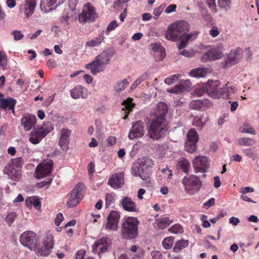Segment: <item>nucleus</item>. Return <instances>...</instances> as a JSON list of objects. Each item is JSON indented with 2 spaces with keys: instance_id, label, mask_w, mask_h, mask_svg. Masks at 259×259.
Segmentation results:
<instances>
[{
  "instance_id": "f257e3e1",
  "label": "nucleus",
  "mask_w": 259,
  "mask_h": 259,
  "mask_svg": "<svg viewBox=\"0 0 259 259\" xmlns=\"http://www.w3.org/2000/svg\"><path fill=\"white\" fill-rule=\"evenodd\" d=\"M189 23L185 21L174 23L168 26L165 37L166 39L172 41H175L180 38L181 41L178 49L181 50L186 47L189 40L191 39L193 36L194 38H196L197 35L196 33L186 34V32L189 30Z\"/></svg>"
},
{
  "instance_id": "f03ea898",
  "label": "nucleus",
  "mask_w": 259,
  "mask_h": 259,
  "mask_svg": "<svg viewBox=\"0 0 259 259\" xmlns=\"http://www.w3.org/2000/svg\"><path fill=\"white\" fill-rule=\"evenodd\" d=\"M153 165L154 161L149 157H139L132 165V174L135 177H139L142 180L145 181V186H150L151 168Z\"/></svg>"
},
{
  "instance_id": "7ed1b4c3",
  "label": "nucleus",
  "mask_w": 259,
  "mask_h": 259,
  "mask_svg": "<svg viewBox=\"0 0 259 259\" xmlns=\"http://www.w3.org/2000/svg\"><path fill=\"white\" fill-rule=\"evenodd\" d=\"M167 122L165 118L163 116L155 117L149 121L147 126L148 137L153 141H158L163 138L167 131Z\"/></svg>"
},
{
  "instance_id": "20e7f679",
  "label": "nucleus",
  "mask_w": 259,
  "mask_h": 259,
  "mask_svg": "<svg viewBox=\"0 0 259 259\" xmlns=\"http://www.w3.org/2000/svg\"><path fill=\"white\" fill-rule=\"evenodd\" d=\"M139 224V221L135 217H129L123 220L121 230L123 238L128 240L136 238L138 233Z\"/></svg>"
},
{
  "instance_id": "39448f33",
  "label": "nucleus",
  "mask_w": 259,
  "mask_h": 259,
  "mask_svg": "<svg viewBox=\"0 0 259 259\" xmlns=\"http://www.w3.org/2000/svg\"><path fill=\"white\" fill-rule=\"evenodd\" d=\"M185 192L189 195H194L200 190L202 182L199 178L194 175L185 176L182 181Z\"/></svg>"
},
{
  "instance_id": "423d86ee",
  "label": "nucleus",
  "mask_w": 259,
  "mask_h": 259,
  "mask_svg": "<svg viewBox=\"0 0 259 259\" xmlns=\"http://www.w3.org/2000/svg\"><path fill=\"white\" fill-rule=\"evenodd\" d=\"M97 17L95 8L88 3L83 6L82 12L79 15L78 21L82 24L91 23L95 21Z\"/></svg>"
},
{
  "instance_id": "0eeeda50",
  "label": "nucleus",
  "mask_w": 259,
  "mask_h": 259,
  "mask_svg": "<svg viewBox=\"0 0 259 259\" xmlns=\"http://www.w3.org/2000/svg\"><path fill=\"white\" fill-rule=\"evenodd\" d=\"M83 184L78 183L70 193L69 200L67 202L69 207L76 206L83 198Z\"/></svg>"
},
{
  "instance_id": "6e6552de",
  "label": "nucleus",
  "mask_w": 259,
  "mask_h": 259,
  "mask_svg": "<svg viewBox=\"0 0 259 259\" xmlns=\"http://www.w3.org/2000/svg\"><path fill=\"white\" fill-rule=\"evenodd\" d=\"M20 241L23 246L32 250L35 248L37 242V237L34 232L26 231L21 235Z\"/></svg>"
},
{
  "instance_id": "1a4fd4ad",
  "label": "nucleus",
  "mask_w": 259,
  "mask_h": 259,
  "mask_svg": "<svg viewBox=\"0 0 259 259\" xmlns=\"http://www.w3.org/2000/svg\"><path fill=\"white\" fill-rule=\"evenodd\" d=\"M243 58V50L240 48L232 50L224 64V67H229L238 63Z\"/></svg>"
},
{
  "instance_id": "9d476101",
  "label": "nucleus",
  "mask_w": 259,
  "mask_h": 259,
  "mask_svg": "<svg viewBox=\"0 0 259 259\" xmlns=\"http://www.w3.org/2000/svg\"><path fill=\"white\" fill-rule=\"evenodd\" d=\"M221 82L219 80H209L206 84L207 94L212 98H219L222 96L223 89L220 87Z\"/></svg>"
},
{
  "instance_id": "9b49d317",
  "label": "nucleus",
  "mask_w": 259,
  "mask_h": 259,
  "mask_svg": "<svg viewBox=\"0 0 259 259\" xmlns=\"http://www.w3.org/2000/svg\"><path fill=\"white\" fill-rule=\"evenodd\" d=\"M120 217V214L117 211L112 210L107 217L105 229L110 231H116L118 228Z\"/></svg>"
},
{
  "instance_id": "f8f14e48",
  "label": "nucleus",
  "mask_w": 259,
  "mask_h": 259,
  "mask_svg": "<svg viewBox=\"0 0 259 259\" xmlns=\"http://www.w3.org/2000/svg\"><path fill=\"white\" fill-rule=\"evenodd\" d=\"M144 122L142 120L136 121L132 123V126L128 133L131 140L142 137L144 135Z\"/></svg>"
},
{
  "instance_id": "ddd939ff",
  "label": "nucleus",
  "mask_w": 259,
  "mask_h": 259,
  "mask_svg": "<svg viewBox=\"0 0 259 259\" xmlns=\"http://www.w3.org/2000/svg\"><path fill=\"white\" fill-rule=\"evenodd\" d=\"M53 164L52 160L45 161L39 163L36 168V177L38 179L47 177L52 172Z\"/></svg>"
},
{
  "instance_id": "4468645a",
  "label": "nucleus",
  "mask_w": 259,
  "mask_h": 259,
  "mask_svg": "<svg viewBox=\"0 0 259 259\" xmlns=\"http://www.w3.org/2000/svg\"><path fill=\"white\" fill-rule=\"evenodd\" d=\"M53 129V127H51V130L49 131L42 127L34 128L30 135L29 141L33 144H37Z\"/></svg>"
},
{
  "instance_id": "2eb2a0df",
  "label": "nucleus",
  "mask_w": 259,
  "mask_h": 259,
  "mask_svg": "<svg viewBox=\"0 0 259 259\" xmlns=\"http://www.w3.org/2000/svg\"><path fill=\"white\" fill-rule=\"evenodd\" d=\"M193 166L196 172H205L209 166L208 158L205 156H197L193 161Z\"/></svg>"
},
{
  "instance_id": "dca6fc26",
  "label": "nucleus",
  "mask_w": 259,
  "mask_h": 259,
  "mask_svg": "<svg viewBox=\"0 0 259 259\" xmlns=\"http://www.w3.org/2000/svg\"><path fill=\"white\" fill-rule=\"evenodd\" d=\"M35 7L36 0H24V4L20 6L19 10L28 18L34 13Z\"/></svg>"
},
{
  "instance_id": "f3484780",
  "label": "nucleus",
  "mask_w": 259,
  "mask_h": 259,
  "mask_svg": "<svg viewBox=\"0 0 259 259\" xmlns=\"http://www.w3.org/2000/svg\"><path fill=\"white\" fill-rule=\"evenodd\" d=\"M36 122V116L29 113L24 114L21 120V125L25 131H28L32 128L35 125Z\"/></svg>"
},
{
  "instance_id": "a211bd4d",
  "label": "nucleus",
  "mask_w": 259,
  "mask_h": 259,
  "mask_svg": "<svg viewBox=\"0 0 259 259\" xmlns=\"http://www.w3.org/2000/svg\"><path fill=\"white\" fill-rule=\"evenodd\" d=\"M65 0H41L40 7L42 11L48 12L54 10L57 6L63 4Z\"/></svg>"
},
{
  "instance_id": "6ab92c4d",
  "label": "nucleus",
  "mask_w": 259,
  "mask_h": 259,
  "mask_svg": "<svg viewBox=\"0 0 259 259\" xmlns=\"http://www.w3.org/2000/svg\"><path fill=\"white\" fill-rule=\"evenodd\" d=\"M104 66L95 57L94 61L90 63L87 64L85 68L91 70V72L93 75H96L100 72L103 71L105 68Z\"/></svg>"
},
{
  "instance_id": "aec40b11",
  "label": "nucleus",
  "mask_w": 259,
  "mask_h": 259,
  "mask_svg": "<svg viewBox=\"0 0 259 259\" xmlns=\"http://www.w3.org/2000/svg\"><path fill=\"white\" fill-rule=\"evenodd\" d=\"M223 56V53L219 48H214L208 51L202 57L204 62L215 60L220 59Z\"/></svg>"
},
{
  "instance_id": "412c9836",
  "label": "nucleus",
  "mask_w": 259,
  "mask_h": 259,
  "mask_svg": "<svg viewBox=\"0 0 259 259\" xmlns=\"http://www.w3.org/2000/svg\"><path fill=\"white\" fill-rule=\"evenodd\" d=\"M71 134V131L67 128H63L60 131V136L59 144L61 148L64 150L69 143V137Z\"/></svg>"
},
{
  "instance_id": "4be33fe9",
  "label": "nucleus",
  "mask_w": 259,
  "mask_h": 259,
  "mask_svg": "<svg viewBox=\"0 0 259 259\" xmlns=\"http://www.w3.org/2000/svg\"><path fill=\"white\" fill-rule=\"evenodd\" d=\"M16 104V100L11 97L0 99V108L6 110H12L13 113H15L14 107Z\"/></svg>"
},
{
  "instance_id": "5701e85b",
  "label": "nucleus",
  "mask_w": 259,
  "mask_h": 259,
  "mask_svg": "<svg viewBox=\"0 0 259 259\" xmlns=\"http://www.w3.org/2000/svg\"><path fill=\"white\" fill-rule=\"evenodd\" d=\"M113 55V52L110 50L107 49L103 51L101 54L97 56L96 58L106 66L110 63Z\"/></svg>"
},
{
  "instance_id": "b1692460",
  "label": "nucleus",
  "mask_w": 259,
  "mask_h": 259,
  "mask_svg": "<svg viewBox=\"0 0 259 259\" xmlns=\"http://www.w3.org/2000/svg\"><path fill=\"white\" fill-rule=\"evenodd\" d=\"M121 205L126 211L130 212H137L138 211L136 203L129 197L124 198L122 200Z\"/></svg>"
},
{
  "instance_id": "393cba45",
  "label": "nucleus",
  "mask_w": 259,
  "mask_h": 259,
  "mask_svg": "<svg viewBox=\"0 0 259 259\" xmlns=\"http://www.w3.org/2000/svg\"><path fill=\"white\" fill-rule=\"evenodd\" d=\"M123 175L120 174H117L115 177H112L108 180V184L113 188H119L123 184Z\"/></svg>"
},
{
  "instance_id": "a878e982",
  "label": "nucleus",
  "mask_w": 259,
  "mask_h": 259,
  "mask_svg": "<svg viewBox=\"0 0 259 259\" xmlns=\"http://www.w3.org/2000/svg\"><path fill=\"white\" fill-rule=\"evenodd\" d=\"M191 86V82L189 80H185L183 82L175 86L167 91L171 93H180L186 90L187 88H189Z\"/></svg>"
},
{
  "instance_id": "bb28decb",
  "label": "nucleus",
  "mask_w": 259,
  "mask_h": 259,
  "mask_svg": "<svg viewBox=\"0 0 259 259\" xmlns=\"http://www.w3.org/2000/svg\"><path fill=\"white\" fill-rule=\"evenodd\" d=\"M105 32V30H102L97 37H94L91 40L87 41L85 43L86 46L92 48L100 45L105 38L104 36Z\"/></svg>"
},
{
  "instance_id": "cd10ccee",
  "label": "nucleus",
  "mask_w": 259,
  "mask_h": 259,
  "mask_svg": "<svg viewBox=\"0 0 259 259\" xmlns=\"http://www.w3.org/2000/svg\"><path fill=\"white\" fill-rule=\"evenodd\" d=\"M84 89L81 86H76L70 90V95L73 99H78L79 98H85L86 95L83 93Z\"/></svg>"
},
{
  "instance_id": "c85d7f7f",
  "label": "nucleus",
  "mask_w": 259,
  "mask_h": 259,
  "mask_svg": "<svg viewBox=\"0 0 259 259\" xmlns=\"http://www.w3.org/2000/svg\"><path fill=\"white\" fill-rule=\"evenodd\" d=\"M123 105L124 107L122 108V110H125L124 115L123 117V119H125L127 117L128 114L132 109L135 106V104L132 102V99L128 98L123 102Z\"/></svg>"
},
{
  "instance_id": "c756f323",
  "label": "nucleus",
  "mask_w": 259,
  "mask_h": 259,
  "mask_svg": "<svg viewBox=\"0 0 259 259\" xmlns=\"http://www.w3.org/2000/svg\"><path fill=\"white\" fill-rule=\"evenodd\" d=\"M178 168L187 174L191 168L189 162L185 158H183L178 162Z\"/></svg>"
},
{
  "instance_id": "7c9ffc66",
  "label": "nucleus",
  "mask_w": 259,
  "mask_h": 259,
  "mask_svg": "<svg viewBox=\"0 0 259 259\" xmlns=\"http://www.w3.org/2000/svg\"><path fill=\"white\" fill-rule=\"evenodd\" d=\"M168 111V107L166 103L164 102H160L157 106V115L155 117L163 116L165 118L166 114Z\"/></svg>"
},
{
  "instance_id": "2f4dec72",
  "label": "nucleus",
  "mask_w": 259,
  "mask_h": 259,
  "mask_svg": "<svg viewBox=\"0 0 259 259\" xmlns=\"http://www.w3.org/2000/svg\"><path fill=\"white\" fill-rule=\"evenodd\" d=\"M130 78L129 77L128 78H124L121 81L117 82L114 87L115 91L117 93H120L123 91L129 84L130 81L128 79Z\"/></svg>"
},
{
  "instance_id": "473e14b6",
  "label": "nucleus",
  "mask_w": 259,
  "mask_h": 259,
  "mask_svg": "<svg viewBox=\"0 0 259 259\" xmlns=\"http://www.w3.org/2000/svg\"><path fill=\"white\" fill-rule=\"evenodd\" d=\"M42 244L53 247L54 245V237L50 231H48L42 239Z\"/></svg>"
},
{
  "instance_id": "72a5a7b5",
  "label": "nucleus",
  "mask_w": 259,
  "mask_h": 259,
  "mask_svg": "<svg viewBox=\"0 0 259 259\" xmlns=\"http://www.w3.org/2000/svg\"><path fill=\"white\" fill-rule=\"evenodd\" d=\"M207 104V100H196L190 102V106L194 109L199 110L203 108Z\"/></svg>"
},
{
  "instance_id": "f704fd0d",
  "label": "nucleus",
  "mask_w": 259,
  "mask_h": 259,
  "mask_svg": "<svg viewBox=\"0 0 259 259\" xmlns=\"http://www.w3.org/2000/svg\"><path fill=\"white\" fill-rule=\"evenodd\" d=\"M107 243V238L103 237L99 239L96 240L94 245H93V251L95 253H97L99 251V248L102 247L103 244Z\"/></svg>"
},
{
  "instance_id": "c9c22d12",
  "label": "nucleus",
  "mask_w": 259,
  "mask_h": 259,
  "mask_svg": "<svg viewBox=\"0 0 259 259\" xmlns=\"http://www.w3.org/2000/svg\"><path fill=\"white\" fill-rule=\"evenodd\" d=\"M188 245V241L181 240L178 241L175 245L173 250L176 253L179 252L183 248L186 247Z\"/></svg>"
},
{
  "instance_id": "e433bc0d",
  "label": "nucleus",
  "mask_w": 259,
  "mask_h": 259,
  "mask_svg": "<svg viewBox=\"0 0 259 259\" xmlns=\"http://www.w3.org/2000/svg\"><path fill=\"white\" fill-rule=\"evenodd\" d=\"M53 248L51 246L42 244V246L40 248L37 249L35 251L39 255L47 256L51 253V249Z\"/></svg>"
},
{
  "instance_id": "4c0bfd02",
  "label": "nucleus",
  "mask_w": 259,
  "mask_h": 259,
  "mask_svg": "<svg viewBox=\"0 0 259 259\" xmlns=\"http://www.w3.org/2000/svg\"><path fill=\"white\" fill-rule=\"evenodd\" d=\"M237 92V89L235 87L231 86L227 88L223 89L222 92V96L223 98L229 99L230 94H234Z\"/></svg>"
},
{
  "instance_id": "58836bf2",
  "label": "nucleus",
  "mask_w": 259,
  "mask_h": 259,
  "mask_svg": "<svg viewBox=\"0 0 259 259\" xmlns=\"http://www.w3.org/2000/svg\"><path fill=\"white\" fill-rule=\"evenodd\" d=\"M206 74V71L202 68H196L193 69L189 72V75L191 76L195 77H204Z\"/></svg>"
},
{
  "instance_id": "ea45409f",
  "label": "nucleus",
  "mask_w": 259,
  "mask_h": 259,
  "mask_svg": "<svg viewBox=\"0 0 259 259\" xmlns=\"http://www.w3.org/2000/svg\"><path fill=\"white\" fill-rule=\"evenodd\" d=\"M197 142L186 140L185 142V148L186 151L189 153H193L196 150V143Z\"/></svg>"
},
{
  "instance_id": "a19ab883",
  "label": "nucleus",
  "mask_w": 259,
  "mask_h": 259,
  "mask_svg": "<svg viewBox=\"0 0 259 259\" xmlns=\"http://www.w3.org/2000/svg\"><path fill=\"white\" fill-rule=\"evenodd\" d=\"M172 221L168 218H163L157 221V225L160 229H164L169 226Z\"/></svg>"
},
{
  "instance_id": "79ce46f5",
  "label": "nucleus",
  "mask_w": 259,
  "mask_h": 259,
  "mask_svg": "<svg viewBox=\"0 0 259 259\" xmlns=\"http://www.w3.org/2000/svg\"><path fill=\"white\" fill-rule=\"evenodd\" d=\"M9 178L14 181H18L21 178V171L15 168H12L8 173Z\"/></svg>"
},
{
  "instance_id": "37998d69",
  "label": "nucleus",
  "mask_w": 259,
  "mask_h": 259,
  "mask_svg": "<svg viewBox=\"0 0 259 259\" xmlns=\"http://www.w3.org/2000/svg\"><path fill=\"white\" fill-rule=\"evenodd\" d=\"M240 132L244 133L255 134V131L253 127L249 123H244L243 125L240 128Z\"/></svg>"
},
{
  "instance_id": "c03bdc74",
  "label": "nucleus",
  "mask_w": 259,
  "mask_h": 259,
  "mask_svg": "<svg viewBox=\"0 0 259 259\" xmlns=\"http://www.w3.org/2000/svg\"><path fill=\"white\" fill-rule=\"evenodd\" d=\"M190 141L198 142V135L194 129H191L187 134V140Z\"/></svg>"
},
{
  "instance_id": "a18cd8bd",
  "label": "nucleus",
  "mask_w": 259,
  "mask_h": 259,
  "mask_svg": "<svg viewBox=\"0 0 259 259\" xmlns=\"http://www.w3.org/2000/svg\"><path fill=\"white\" fill-rule=\"evenodd\" d=\"M231 3V0H218V5L220 8L227 11L230 8Z\"/></svg>"
},
{
  "instance_id": "49530a36",
  "label": "nucleus",
  "mask_w": 259,
  "mask_h": 259,
  "mask_svg": "<svg viewBox=\"0 0 259 259\" xmlns=\"http://www.w3.org/2000/svg\"><path fill=\"white\" fill-rule=\"evenodd\" d=\"M174 237L170 236L165 238L162 241L163 247L166 249H169L172 246Z\"/></svg>"
},
{
  "instance_id": "de8ad7c7",
  "label": "nucleus",
  "mask_w": 259,
  "mask_h": 259,
  "mask_svg": "<svg viewBox=\"0 0 259 259\" xmlns=\"http://www.w3.org/2000/svg\"><path fill=\"white\" fill-rule=\"evenodd\" d=\"M204 119L201 116H196L193 119V125L202 128L206 121V119Z\"/></svg>"
},
{
  "instance_id": "09e8293b",
  "label": "nucleus",
  "mask_w": 259,
  "mask_h": 259,
  "mask_svg": "<svg viewBox=\"0 0 259 259\" xmlns=\"http://www.w3.org/2000/svg\"><path fill=\"white\" fill-rule=\"evenodd\" d=\"M238 142L240 145L251 146L254 144L255 141L250 138H242L238 140Z\"/></svg>"
},
{
  "instance_id": "8fccbe9b",
  "label": "nucleus",
  "mask_w": 259,
  "mask_h": 259,
  "mask_svg": "<svg viewBox=\"0 0 259 259\" xmlns=\"http://www.w3.org/2000/svg\"><path fill=\"white\" fill-rule=\"evenodd\" d=\"M7 65V58L6 54L0 51V68L4 69Z\"/></svg>"
},
{
  "instance_id": "3c124183",
  "label": "nucleus",
  "mask_w": 259,
  "mask_h": 259,
  "mask_svg": "<svg viewBox=\"0 0 259 259\" xmlns=\"http://www.w3.org/2000/svg\"><path fill=\"white\" fill-rule=\"evenodd\" d=\"M181 76V75L180 74H174L166 78L164 80V82L166 84L170 85L176 81Z\"/></svg>"
},
{
  "instance_id": "603ef678",
  "label": "nucleus",
  "mask_w": 259,
  "mask_h": 259,
  "mask_svg": "<svg viewBox=\"0 0 259 259\" xmlns=\"http://www.w3.org/2000/svg\"><path fill=\"white\" fill-rule=\"evenodd\" d=\"M17 216L16 213L14 212H12L8 214L5 220L9 226H11Z\"/></svg>"
},
{
  "instance_id": "864d4df0",
  "label": "nucleus",
  "mask_w": 259,
  "mask_h": 259,
  "mask_svg": "<svg viewBox=\"0 0 259 259\" xmlns=\"http://www.w3.org/2000/svg\"><path fill=\"white\" fill-rule=\"evenodd\" d=\"M168 231L172 233H179L183 232V228L179 224H176L170 227Z\"/></svg>"
},
{
  "instance_id": "5fc2aeb1",
  "label": "nucleus",
  "mask_w": 259,
  "mask_h": 259,
  "mask_svg": "<svg viewBox=\"0 0 259 259\" xmlns=\"http://www.w3.org/2000/svg\"><path fill=\"white\" fill-rule=\"evenodd\" d=\"M244 153L248 157L254 160L256 157V155L251 149H245L243 150Z\"/></svg>"
},
{
  "instance_id": "6e6d98bb",
  "label": "nucleus",
  "mask_w": 259,
  "mask_h": 259,
  "mask_svg": "<svg viewBox=\"0 0 259 259\" xmlns=\"http://www.w3.org/2000/svg\"><path fill=\"white\" fill-rule=\"evenodd\" d=\"M220 33V30H219L218 27L215 26H212V28L209 31V34H210V35L214 38L217 37Z\"/></svg>"
},
{
  "instance_id": "4d7b16f0",
  "label": "nucleus",
  "mask_w": 259,
  "mask_h": 259,
  "mask_svg": "<svg viewBox=\"0 0 259 259\" xmlns=\"http://www.w3.org/2000/svg\"><path fill=\"white\" fill-rule=\"evenodd\" d=\"M118 26V24L117 21L115 20H113L108 25L106 32L108 33L110 31L114 30Z\"/></svg>"
},
{
  "instance_id": "13d9d810",
  "label": "nucleus",
  "mask_w": 259,
  "mask_h": 259,
  "mask_svg": "<svg viewBox=\"0 0 259 259\" xmlns=\"http://www.w3.org/2000/svg\"><path fill=\"white\" fill-rule=\"evenodd\" d=\"M195 94L198 96H202L204 94H207V89H206V84L203 85L202 87L196 90Z\"/></svg>"
},
{
  "instance_id": "bf43d9fd",
  "label": "nucleus",
  "mask_w": 259,
  "mask_h": 259,
  "mask_svg": "<svg viewBox=\"0 0 259 259\" xmlns=\"http://www.w3.org/2000/svg\"><path fill=\"white\" fill-rule=\"evenodd\" d=\"M105 200L106 206L110 205L111 203L113 202L114 200V197L113 195L111 193L106 194L105 196Z\"/></svg>"
},
{
  "instance_id": "052dcab7",
  "label": "nucleus",
  "mask_w": 259,
  "mask_h": 259,
  "mask_svg": "<svg viewBox=\"0 0 259 259\" xmlns=\"http://www.w3.org/2000/svg\"><path fill=\"white\" fill-rule=\"evenodd\" d=\"M12 34L14 36V39L15 40H18L21 39L23 37V34L21 33L20 31L15 30L13 31Z\"/></svg>"
},
{
  "instance_id": "680f3d73",
  "label": "nucleus",
  "mask_w": 259,
  "mask_h": 259,
  "mask_svg": "<svg viewBox=\"0 0 259 259\" xmlns=\"http://www.w3.org/2000/svg\"><path fill=\"white\" fill-rule=\"evenodd\" d=\"M163 9H164V6L162 5H161L159 7H157L155 9H154V10L153 11V14L155 15L157 17V18H155V19H156L158 17V16H160V15L163 11Z\"/></svg>"
},
{
  "instance_id": "e2e57ef3",
  "label": "nucleus",
  "mask_w": 259,
  "mask_h": 259,
  "mask_svg": "<svg viewBox=\"0 0 259 259\" xmlns=\"http://www.w3.org/2000/svg\"><path fill=\"white\" fill-rule=\"evenodd\" d=\"M69 16L68 15H66V16H62L60 18V22H61L62 24H63L64 26H67L68 25H69Z\"/></svg>"
},
{
  "instance_id": "0e129e2a",
  "label": "nucleus",
  "mask_w": 259,
  "mask_h": 259,
  "mask_svg": "<svg viewBox=\"0 0 259 259\" xmlns=\"http://www.w3.org/2000/svg\"><path fill=\"white\" fill-rule=\"evenodd\" d=\"M207 4L210 9L213 10L215 12L217 11L215 0H207Z\"/></svg>"
},
{
  "instance_id": "69168bd1",
  "label": "nucleus",
  "mask_w": 259,
  "mask_h": 259,
  "mask_svg": "<svg viewBox=\"0 0 259 259\" xmlns=\"http://www.w3.org/2000/svg\"><path fill=\"white\" fill-rule=\"evenodd\" d=\"M202 16L203 19L208 22H210L212 21L211 15L208 13L207 11L202 12Z\"/></svg>"
},
{
  "instance_id": "338daca9",
  "label": "nucleus",
  "mask_w": 259,
  "mask_h": 259,
  "mask_svg": "<svg viewBox=\"0 0 259 259\" xmlns=\"http://www.w3.org/2000/svg\"><path fill=\"white\" fill-rule=\"evenodd\" d=\"M13 163L16 167H21L23 164V159L21 157H18L14 159L13 161Z\"/></svg>"
},
{
  "instance_id": "774afa93",
  "label": "nucleus",
  "mask_w": 259,
  "mask_h": 259,
  "mask_svg": "<svg viewBox=\"0 0 259 259\" xmlns=\"http://www.w3.org/2000/svg\"><path fill=\"white\" fill-rule=\"evenodd\" d=\"M153 259H161L162 255L159 251L154 250L151 253Z\"/></svg>"
}]
</instances>
